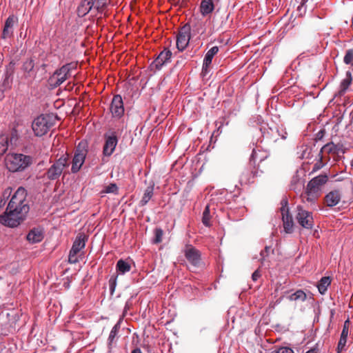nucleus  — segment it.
Instances as JSON below:
<instances>
[{
  "mask_svg": "<svg viewBox=\"0 0 353 353\" xmlns=\"http://www.w3.org/2000/svg\"><path fill=\"white\" fill-rule=\"evenodd\" d=\"M22 186L11 198L6 211L0 215V223L9 228L19 226L22 222Z\"/></svg>",
  "mask_w": 353,
  "mask_h": 353,
  "instance_id": "f257e3e1",
  "label": "nucleus"
},
{
  "mask_svg": "<svg viewBox=\"0 0 353 353\" xmlns=\"http://www.w3.org/2000/svg\"><path fill=\"white\" fill-rule=\"evenodd\" d=\"M88 153L87 143L83 141L79 143L74 151V154L72 161L71 172L77 173L85 162Z\"/></svg>",
  "mask_w": 353,
  "mask_h": 353,
  "instance_id": "f03ea898",
  "label": "nucleus"
},
{
  "mask_svg": "<svg viewBox=\"0 0 353 353\" xmlns=\"http://www.w3.org/2000/svg\"><path fill=\"white\" fill-rule=\"evenodd\" d=\"M76 68V64L70 63L63 65L56 70L50 77V80L54 87H58L61 85L66 79L71 76V72Z\"/></svg>",
  "mask_w": 353,
  "mask_h": 353,
  "instance_id": "7ed1b4c3",
  "label": "nucleus"
},
{
  "mask_svg": "<svg viewBox=\"0 0 353 353\" xmlns=\"http://www.w3.org/2000/svg\"><path fill=\"white\" fill-rule=\"evenodd\" d=\"M255 137L259 139V143H262L264 140L276 141L279 139L280 130L278 126L269 127L268 124L264 123L256 130Z\"/></svg>",
  "mask_w": 353,
  "mask_h": 353,
  "instance_id": "20e7f679",
  "label": "nucleus"
},
{
  "mask_svg": "<svg viewBox=\"0 0 353 353\" xmlns=\"http://www.w3.org/2000/svg\"><path fill=\"white\" fill-rule=\"evenodd\" d=\"M52 125L48 115L41 114L37 117L32 123V129L37 137L46 134Z\"/></svg>",
  "mask_w": 353,
  "mask_h": 353,
  "instance_id": "39448f33",
  "label": "nucleus"
},
{
  "mask_svg": "<svg viewBox=\"0 0 353 353\" xmlns=\"http://www.w3.org/2000/svg\"><path fill=\"white\" fill-rule=\"evenodd\" d=\"M328 181V176L327 174H319L311 179L307 185V192L310 196H312L314 199L318 197L323 186Z\"/></svg>",
  "mask_w": 353,
  "mask_h": 353,
  "instance_id": "423d86ee",
  "label": "nucleus"
},
{
  "mask_svg": "<svg viewBox=\"0 0 353 353\" xmlns=\"http://www.w3.org/2000/svg\"><path fill=\"white\" fill-rule=\"evenodd\" d=\"M190 26L184 25L179 31L176 35V48L179 51H183L188 46L190 40Z\"/></svg>",
  "mask_w": 353,
  "mask_h": 353,
  "instance_id": "0eeeda50",
  "label": "nucleus"
},
{
  "mask_svg": "<svg viewBox=\"0 0 353 353\" xmlns=\"http://www.w3.org/2000/svg\"><path fill=\"white\" fill-rule=\"evenodd\" d=\"M296 219L299 225L303 228L312 229L313 228L314 219L312 212L304 210L303 208L298 207Z\"/></svg>",
  "mask_w": 353,
  "mask_h": 353,
  "instance_id": "6e6552de",
  "label": "nucleus"
},
{
  "mask_svg": "<svg viewBox=\"0 0 353 353\" xmlns=\"http://www.w3.org/2000/svg\"><path fill=\"white\" fill-rule=\"evenodd\" d=\"M172 54L169 49L165 48L150 65V70L154 72L160 70L165 64L170 61Z\"/></svg>",
  "mask_w": 353,
  "mask_h": 353,
  "instance_id": "1a4fd4ad",
  "label": "nucleus"
},
{
  "mask_svg": "<svg viewBox=\"0 0 353 353\" xmlns=\"http://www.w3.org/2000/svg\"><path fill=\"white\" fill-rule=\"evenodd\" d=\"M261 173L262 172L260 171ZM259 171L256 169L253 164L249 163V166L245 168L241 172L239 177V182L241 185L250 184L254 182V179L259 176Z\"/></svg>",
  "mask_w": 353,
  "mask_h": 353,
  "instance_id": "9d476101",
  "label": "nucleus"
},
{
  "mask_svg": "<svg viewBox=\"0 0 353 353\" xmlns=\"http://www.w3.org/2000/svg\"><path fill=\"white\" fill-rule=\"evenodd\" d=\"M105 143L103 147V155L104 157H110L115 150L118 143V137L116 133L112 132L110 134H104Z\"/></svg>",
  "mask_w": 353,
  "mask_h": 353,
  "instance_id": "9b49d317",
  "label": "nucleus"
},
{
  "mask_svg": "<svg viewBox=\"0 0 353 353\" xmlns=\"http://www.w3.org/2000/svg\"><path fill=\"white\" fill-rule=\"evenodd\" d=\"M46 235V231L43 226L38 225L31 228L26 234V239L30 244L41 243Z\"/></svg>",
  "mask_w": 353,
  "mask_h": 353,
  "instance_id": "f8f14e48",
  "label": "nucleus"
},
{
  "mask_svg": "<svg viewBox=\"0 0 353 353\" xmlns=\"http://www.w3.org/2000/svg\"><path fill=\"white\" fill-rule=\"evenodd\" d=\"M184 254L188 262L194 267H200L201 262V252L191 245L186 246Z\"/></svg>",
  "mask_w": 353,
  "mask_h": 353,
  "instance_id": "ddd939ff",
  "label": "nucleus"
},
{
  "mask_svg": "<svg viewBox=\"0 0 353 353\" xmlns=\"http://www.w3.org/2000/svg\"><path fill=\"white\" fill-rule=\"evenodd\" d=\"M110 112L114 118L119 119L124 114V106L122 97L119 94L113 97L110 103Z\"/></svg>",
  "mask_w": 353,
  "mask_h": 353,
  "instance_id": "4468645a",
  "label": "nucleus"
},
{
  "mask_svg": "<svg viewBox=\"0 0 353 353\" xmlns=\"http://www.w3.org/2000/svg\"><path fill=\"white\" fill-rule=\"evenodd\" d=\"M6 165L10 172H17L22 167L21 154H9L6 159Z\"/></svg>",
  "mask_w": 353,
  "mask_h": 353,
  "instance_id": "2eb2a0df",
  "label": "nucleus"
},
{
  "mask_svg": "<svg viewBox=\"0 0 353 353\" xmlns=\"http://www.w3.org/2000/svg\"><path fill=\"white\" fill-rule=\"evenodd\" d=\"M342 193L340 190H334L329 192L324 198V201L327 207L336 206L341 200Z\"/></svg>",
  "mask_w": 353,
  "mask_h": 353,
  "instance_id": "dca6fc26",
  "label": "nucleus"
},
{
  "mask_svg": "<svg viewBox=\"0 0 353 353\" xmlns=\"http://www.w3.org/2000/svg\"><path fill=\"white\" fill-rule=\"evenodd\" d=\"M352 76L350 71H347L345 73V77L343 79L339 85V90L334 94L335 97H341L343 96L350 85L352 84Z\"/></svg>",
  "mask_w": 353,
  "mask_h": 353,
  "instance_id": "f3484780",
  "label": "nucleus"
},
{
  "mask_svg": "<svg viewBox=\"0 0 353 353\" xmlns=\"http://www.w3.org/2000/svg\"><path fill=\"white\" fill-rule=\"evenodd\" d=\"M259 139H256V142L255 143H253V145H256L252 149V154H251L250 159V163L253 164L254 165L256 164V162L257 161L261 162V161H263L267 157V155H265V154H259L258 153V152L259 153H261V146L259 145Z\"/></svg>",
  "mask_w": 353,
  "mask_h": 353,
  "instance_id": "a211bd4d",
  "label": "nucleus"
},
{
  "mask_svg": "<svg viewBox=\"0 0 353 353\" xmlns=\"http://www.w3.org/2000/svg\"><path fill=\"white\" fill-rule=\"evenodd\" d=\"M285 206L283 205L281 208L282 218L283 221L284 230L286 233H291L293 228V221L291 216L289 215L288 210H285Z\"/></svg>",
  "mask_w": 353,
  "mask_h": 353,
  "instance_id": "6ab92c4d",
  "label": "nucleus"
},
{
  "mask_svg": "<svg viewBox=\"0 0 353 353\" xmlns=\"http://www.w3.org/2000/svg\"><path fill=\"white\" fill-rule=\"evenodd\" d=\"M92 9H94L92 0H82L77 8L79 17H84Z\"/></svg>",
  "mask_w": 353,
  "mask_h": 353,
  "instance_id": "aec40b11",
  "label": "nucleus"
},
{
  "mask_svg": "<svg viewBox=\"0 0 353 353\" xmlns=\"http://www.w3.org/2000/svg\"><path fill=\"white\" fill-rule=\"evenodd\" d=\"M349 333V327L343 325L341 336L337 345L336 351L338 353H341L345 350V345L347 343V336Z\"/></svg>",
  "mask_w": 353,
  "mask_h": 353,
  "instance_id": "412c9836",
  "label": "nucleus"
},
{
  "mask_svg": "<svg viewBox=\"0 0 353 353\" xmlns=\"http://www.w3.org/2000/svg\"><path fill=\"white\" fill-rule=\"evenodd\" d=\"M214 10V4L211 0H201L199 10L203 17L211 14Z\"/></svg>",
  "mask_w": 353,
  "mask_h": 353,
  "instance_id": "4be33fe9",
  "label": "nucleus"
},
{
  "mask_svg": "<svg viewBox=\"0 0 353 353\" xmlns=\"http://www.w3.org/2000/svg\"><path fill=\"white\" fill-rule=\"evenodd\" d=\"M154 183L151 182L144 191L143 196L139 202V206L143 207L147 205L154 194Z\"/></svg>",
  "mask_w": 353,
  "mask_h": 353,
  "instance_id": "5701e85b",
  "label": "nucleus"
},
{
  "mask_svg": "<svg viewBox=\"0 0 353 353\" xmlns=\"http://www.w3.org/2000/svg\"><path fill=\"white\" fill-rule=\"evenodd\" d=\"M85 236L80 234L75 239L70 250L72 251L73 254H78L83 248H85Z\"/></svg>",
  "mask_w": 353,
  "mask_h": 353,
  "instance_id": "b1692460",
  "label": "nucleus"
},
{
  "mask_svg": "<svg viewBox=\"0 0 353 353\" xmlns=\"http://www.w3.org/2000/svg\"><path fill=\"white\" fill-rule=\"evenodd\" d=\"M131 270V265L127 260L119 259L116 264V271L118 274L123 275Z\"/></svg>",
  "mask_w": 353,
  "mask_h": 353,
  "instance_id": "393cba45",
  "label": "nucleus"
},
{
  "mask_svg": "<svg viewBox=\"0 0 353 353\" xmlns=\"http://www.w3.org/2000/svg\"><path fill=\"white\" fill-rule=\"evenodd\" d=\"M63 170V169L54 163L47 170V178L50 180H56L61 175Z\"/></svg>",
  "mask_w": 353,
  "mask_h": 353,
  "instance_id": "a878e982",
  "label": "nucleus"
},
{
  "mask_svg": "<svg viewBox=\"0 0 353 353\" xmlns=\"http://www.w3.org/2000/svg\"><path fill=\"white\" fill-rule=\"evenodd\" d=\"M331 284V278L330 276L322 277L317 284V288L321 294H324L328 286Z\"/></svg>",
  "mask_w": 353,
  "mask_h": 353,
  "instance_id": "bb28decb",
  "label": "nucleus"
},
{
  "mask_svg": "<svg viewBox=\"0 0 353 353\" xmlns=\"http://www.w3.org/2000/svg\"><path fill=\"white\" fill-rule=\"evenodd\" d=\"M335 148V144H334L332 142L328 143L321 148L319 156L323 157V158L325 159H330L329 157H326V154H334Z\"/></svg>",
  "mask_w": 353,
  "mask_h": 353,
  "instance_id": "cd10ccee",
  "label": "nucleus"
},
{
  "mask_svg": "<svg viewBox=\"0 0 353 353\" xmlns=\"http://www.w3.org/2000/svg\"><path fill=\"white\" fill-rule=\"evenodd\" d=\"M100 194L101 196L103 194H113L117 195L119 194V188L115 183H111L110 185L105 186L103 190L101 191Z\"/></svg>",
  "mask_w": 353,
  "mask_h": 353,
  "instance_id": "c85d7f7f",
  "label": "nucleus"
},
{
  "mask_svg": "<svg viewBox=\"0 0 353 353\" xmlns=\"http://www.w3.org/2000/svg\"><path fill=\"white\" fill-rule=\"evenodd\" d=\"M288 299L290 301H301L304 302L307 299V296L302 290H298L294 293L292 294Z\"/></svg>",
  "mask_w": 353,
  "mask_h": 353,
  "instance_id": "c756f323",
  "label": "nucleus"
},
{
  "mask_svg": "<svg viewBox=\"0 0 353 353\" xmlns=\"http://www.w3.org/2000/svg\"><path fill=\"white\" fill-rule=\"evenodd\" d=\"M343 63L349 65L353 71V48L346 50L343 57Z\"/></svg>",
  "mask_w": 353,
  "mask_h": 353,
  "instance_id": "7c9ffc66",
  "label": "nucleus"
},
{
  "mask_svg": "<svg viewBox=\"0 0 353 353\" xmlns=\"http://www.w3.org/2000/svg\"><path fill=\"white\" fill-rule=\"evenodd\" d=\"M219 52L218 46H213L205 54L203 61H206V63H209L212 64V59L214 56L217 54Z\"/></svg>",
  "mask_w": 353,
  "mask_h": 353,
  "instance_id": "2f4dec72",
  "label": "nucleus"
},
{
  "mask_svg": "<svg viewBox=\"0 0 353 353\" xmlns=\"http://www.w3.org/2000/svg\"><path fill=\"white\" fill-rule=\"evenodd\" d=\"M69 154L65 153L61 155L55 162L54 163L60 167L61 169H64L65 168L69 165L68 164Z\"/></svg>",
  "mask_w": 353,
  "mask_h": 353,
  "instance_id": "473e14b6",
  "label": "nucleus"
},
{
  "mask_svg": "<svg viewBox=\"0 0 353 353\" xmlns=\"http://www.w3.org/2000/svg\"><path fill=\"white\" fill-rule=\"evenodd\" d=\"M94 10L97 12H102L108 5L110 0H92Z\"/></svg>",
  "mask_w": 353,
  "mask_h": 353,
  "instance_id": "72a5a7b5",
  "label": "nucleus"
},
{
  "mask_svg": "<svg viewBox=\"0 0 353 353\" xmlns=\"http://www.w3.org/2000/svg\"><path fill=\"white\" fill-rule=\"evenodd\" d=\"M210 218V207L209 205H206L202 216V223L205 226L210 227L211 225Z\"/></svg>",
  "mask_w": 353,
  "mask_h": 353,
  "instance_id": "f704fd0d",
  "label": "nucleus"
},
{
  "mask_svg": "<svg viewBox=\"0 0 353 353\" xmlns=\"http://www.w3.org/2000/svg\"><path fill=\"white\" fill-rule=\"evenodd\" d=\"M8 147V139L4 134H0V155L6 153Z\"/></svg>",
  "mask_w": 353,
  "mask_h": 353,
  "instance_id": "c9c22d12",
  "label": "nucleus"
},
{
  "mask_svg": "<svg viewBox=\"0 0 353 353\" xmlns=\"http://www.w3.org/2000/svg\"><path fill=\"white\" fill-rule=\"evenodd\" d=\"M154 239L152 243L154 244H158L162 241V237L163 235V230L161 228H156L154 230Z\"/></svg>",
  "mask_w": 353,
  "mask_h": 353,
  "instance_id": "e433bc0d",
  "label": "nucleus"
},
{
  "mask_svg": "<svg viewBox=\"0 0 353 353\" xmlns=\"http://www.w3.org/2000/svg\"><path fill=\"white\" fill-rule=\"evenodd\" d=\"M117 275H112L109 279L108 283H109V289H110V295L112 296L116 287L117 284Z\"/></svg>",
  "mask_w": 353,
  "mask_h": 353,
  "instance_id": "4c0bfd02",
  "label": "nucleus"
},
{
  "mask_svg": "<svg viewBox=\"0 0 353 353\" xmlns=\"http://www.w3.org/2000/svg\"><path fill=\"white\" fill-rule=\"evenodd\" d=\"M37 162V158L29 156V155H24L23 154V170L30 165H33L34 163H36Z\"/></svg>",
  "mask_w": 353,
  "mask_h": 353,
  "instance_id": "58836bf2",
  "label": "nucleus"
},
{
  "mask_svg": "<svg viewBox=\"0 0 353 353\" xmlns=\"http://www.w3.org/2000/svg\"><path fill=\"white\" fill-rule=\"evenodd\" d=\"M18 23V17L14 15L10 16L6 21L5 26L8 28H12Z\"/></svg>",
  "mask_w": 353,
  "mask_h": 353,
  "instance_id": "ea45409f",
  "label": "nucleus"
},
{
  "mask_svg": "<svg viewBox=\"0 0 353 353\" xmlns=\"http://www.w3.org/2000/svg\"><path fill=\"white\" fill-rule=\"evenodd\" d=\"M210 65L211 64L209 63H206V61H203V65H202V70L201 72V76L203 79H205L207 77V76L209 74L210 71Z\"/></svg>",
  "mask_w": 353,
  "mask_h": 353,
  "instance_id": "a19ab883",
  "label": "nucleus"
},
{
  "mask_svg": "<svg viewBox=\"0 0 353 353\" xmlns=\"http://www.w3.org/2000/svg\"><path fill=\"white\" fill-rule=\"evenodd\" d=\"M270 252H273L272 247L266 245L265 247V249L261 251L260 259L259 260L261 261V263H263V261L265 260V257L269 255Z\"/></svg>",
  "mask_w": 353,
  "mask_h": 353,
  "instance_id": "79ce46f5",
  "label": "nucleus"
},
{
  "mask_svg": "<svg viewBox=\"0 0 353 353\" xmlns=\"http://www.w3.org/2000/svg\"><path fill=\"white\" fill-rule=\"evenodd\" d=\"M19 139L18 130L14 127L11 132V135L10 138V141L11 145H17V141Z\"/></svg>",
  "mask_w": 353,
  "mask_h": 353,
  "instance_id": "37998d69",
  "label": "nucleus"
},
{
  "mask_svg": "<svg viewBox=\"0 0 353 353\" xmlns=\"http://www.w3.org/2000/svg\"><path fill=\"white\" fill-rule=\"evenodd\" d=\"M272 353H294V350L290 347L281 346L272 352Z\"/></svg>",
  "mask_w": 353,
  "mask_h": 353,
  "instance_id": "c03bdc74",
  "label": "nucleus"
},
{
  "mask_svg": "<svg viewBox=\"0 0 353 353\" xmlns=\"http://www.w3.org/2000/svg\"><path fill=\"white\" fill-rule=\"evenodd\" d=\"M118 333H119V332L111 330L109 336H108V344L109 347L114 342L115 338L117 336Z\"/></svg>",
  "mask_w": 353,
  "mask_h": 353,
  "instance_id": "a18cd8bd",
  "label": "nucleus"
},
{
  "mask_svg": "<svg viewBox=\"0 0 353 353\" xmlns=\"http://www.w3.org/2000/svg\"><path fill=\"white\" fill-rule=\"evenodd\" d=\"M12 32H13L12 28L4 26V28L3 29L2 34H1V37L3 39H6L8 37H10L12 35Z\"/></svg>",
  "mask_w": 353,
  "mask_h": 353,
  "instance_id": "49530a36",
  "label": "nucleus"
},
{
  "mask_svg": "<svg viewBox=\"0 0 353 353\" xmlns=\"http://www.w3.org/2000/svg\"><path fill=\"white\" fill-rule=\"evenodd\" d=\"M12 32H13L12 28L4 26V28L3 29L2 34H1V37L3 39H6L8 37H10L12 35Z\"/></svg>",
  "mask_w": 353,
  "mask_h": 353,
  "instance_id": "de8ad7c7",
  "label": "nucleus"
},
{
  "mask_svg": "<svg viewBox=\"0 0 353 353\" xmlns=\"http://www.w3.org/2000/svg\"><path fill=\"white\" fill-rule=\"evenodd\" d=\"M77 254H73L72 250H70L69 255H68V262L72 264L77 263L79 260L77 256Z\"/></svg>",
  "mask_w": 353,
  "mask_h": 353,
  "instance_id": "09e8293b",
  "label": "nucleus"
},
{
  "mask_svg": "<svg viewBox=\"0 0 353 353\" xmlns=\"http://www.w3.org/2000/svg\"><path fill=\"white\" fill-rule=\"evenodd\" d=\"M324 159H323V157L319 156V161L314 164L313 167V171H316L323 168V166L324 165L323 161Z\"/></svg>",
  "mask_w": 353,
  "mask_h": 353,
  "instance_id": "8fccbe9b",
  "label": "nucleus"
},
{
  "mask_svg": "<svg viewBox=\"0 0 353 353\" xmlns=\"http://www.w3.org/2000/svg\"><path fill=\"white\" fill-rule=\"evenodd\" d=\"M279 129L280 130V134L279 135V137H281L282 139H285L288 135L285 129H284L283 127H279Z\"/></svg>",
  "mask_w": 353,
  "mask_h": 353,
  "instance_id": "3c124183",
  "label": "nucleus"
},
{
  "mask_svg": "<svg viewBox=\"0 0 353 353\" xmlns=\"http://www.w3.org/2000/svg\"><path fill=\"white\" fill-rule=\"evenodd\" d=\"M261 276V273L259 270H255L252 274V279L254 281L258 280V279Z\"/></svg>",
  "mask_w": 353,
  "mask_h": 353,
  "instance_id": "603ef678",
  "label": "nucleus"
},
{
  "mask_svg": "<svg viewBox=\"0 0 353 353\" xmlns=\"http://www.w3.org/2000/svg\"><path fill=\"white\" fill-rule=\"evenodd\" d=\"M122 321H123V319L120 318L119 319V321H117V323L113 326L112 330L119 332L121 328V324Z\"/></svg>",
  "mask_w": 353,
  "mask_h": 353,
  "instance_id": "864d4df0",
  "label": "nucleus"
},
{
  "mask_svg": "<svg viewBox=\"0 0 353 353\" xmlns=\"http://www.w3.org/2000/svg\"><path fill=\"white\" fill-rule=\"evenodd\" d=\"M30 207L27 204H23V221L26 219V214L29 212Z\"/></svg>",
  "mask_w": 353,
  "mask_h": 353,
  "instance_id": "5fc2aeb1",
  "label": "nucleus"
},
{
  "mask_svg": "<svg viewBox=\"0 0 353 353\" xmlns=\"http://www.w3.org/2000/svg\"><path fill=\"white\" fill-rule=\"evenodd\" d=\"M334 154H339L340 152H343L342 150V145H335Z\"/></svg>",
  "mask_w": 353,
  "mask_h": 353,
  "instance_id": "6e6d98bb",
  "label": "nucleus"
},
{
  "mask_svg": "<svg viewBox=\"0 0 353 353\" xmlns=\"http://www.w3.org/2000/svg\"><path fill=\"white\" fill-rule=\"evenodd\" d=\"M128 310H129V304L127 302L123 308V314H122V316L121 318L123 319L127 315V312H128Z\"/></svg>",
  "mask_w": 353,
  "mask_h": 353,
  "instance_id": "4d7b16f0",
  "label": "nucleus"
},
{
  "mask_svg": "<svg viewBox=\"0 0 353 353\" xmlns=\"http://www.w3.org/2000/svg\"><path fill=\"white\" fill-rule=\"evenodd\" d=\"M306 194H307V200L308 201H310V202H314L316 201V199H317V197H315L314 199H313V196H310L308 192H307V190L306 189Z\"/></svg>",
  "mask_w": 353,
  "mask_h": 353,
  "instance_id": "13d9d810",
  "label": "nucleus"
},
{
  "mask_svg": "<svg viewBox=\"0 0 353 353\" xmlns=\"http://www.w3.org/2000/svg\"><path fill=\"white\" fill-rule=\"evenodd\" d=\"M318 350L316 348H311L310 350H307L305 353H317Z\"/></svg>",
  "mask_w": 353,
  "mask_h": 353,
  "instance_id": "bf43d9fd",
  "label": "nucleus"
},
{
  "mask_svg": "<svg viewBox=\"0 0 353 353\" xmlns=\"http://www.w3.org/2000/svg\"><path fill=\"white\" fill-rule=\"evenodd\" d=\"M131 353H142V352L139 347H136L131 352Z\"/></svg>",
  "mask_w": 353,
  "mask_h": 353,
  "instance_id": "052dcab7",
  "label": "nucleus"
},
{
  "mask_svg": "<svg viewBox=\"0 0 353 353\" xmlns=\"http://www.w3.org/2000/svg\"><path fill=\"white\" fill-rule=\"evenodd\" d=\"M323 134H324V130H320L318 134H317V137L319 139H321L323 137Z\"/></svg>",
  "mask_w": 353,
  "mask_h": 353,
  "instance_id": "680f3d73",
  "label": "nucleus"
},
{
  "mask_svg": "<svg viewBox=\"0 0 353 353\" xmlns=\"http://www.w3.org/2000/svg\"><path fill=\"white\" fill-rule=\"evenodd\" d=\"M349 323H350V321L349 319L346 320L344 323V325H345V326H347L348 327V325H349Z\"/></svg>",
  "mask_w": 353,
  "mask_h": 353,
  "instance_id": "e2e57ef3",
  "label": "nucleus"
},
{
  "mask_svg": "<svg viewBox=\"0 0 353 353\" xmlns=\"http://www.w3.org/2000/svg\"><path fill=\"white\" fill-rule=\"evenodd\" d=\"M309 0H302L301 4L302 6L307 3Z\"/></svg>",
  "mask_w": 353,
  "mask_h": 353,
  "instance_id": "0e129e2a",
  "label": "nucleus"
},
{
  "mask_svg": "<svg viewBox=\"0 0 353 353\" xmlns=\"http://www.w3.org/2000/svg\"><path fill=\"white\" fill-rule=\"evenodd\" d=\"M283 202H284V203H285V205H287V203H288V202H287V201H286V200H285V201H282V203H283Z\"/></svg>",
  "mask_w": 353,
  "mask_h": 353,
  "instance_id": "69168bd1",
  "label": "nucleus"
},
{
  "mask_svg": "<svg viewBox=\"0 0 353 353\" xmlns=\"http://www.w3.org/2000/svg\"><path fill=\"white\" fill-rule=\"evenodd\" d=\"M212 2L214 1V0H211ZM215 1H219V0H215Z\"/></svg>",
  "mask_w": 353,
  "mask_h": 353,
  "instance_id": "338daca9",
  "label": "nucleus"
},
{
  "mask_svg": "<svg viewBox=\"0 0 353 353\" xmlns=\"http://www.w3.org/2000/svg\"><path fill=\"white\" fill-rule=\"evenodd\" d=\"M41 162H39V163H38V164H37V165H41Z\"/></svg>",
  "mask_w": 353,
  "mask_h": 353,
  "instance_id": "774afa93",
  "label": "nucleus"
}]
</instances>
